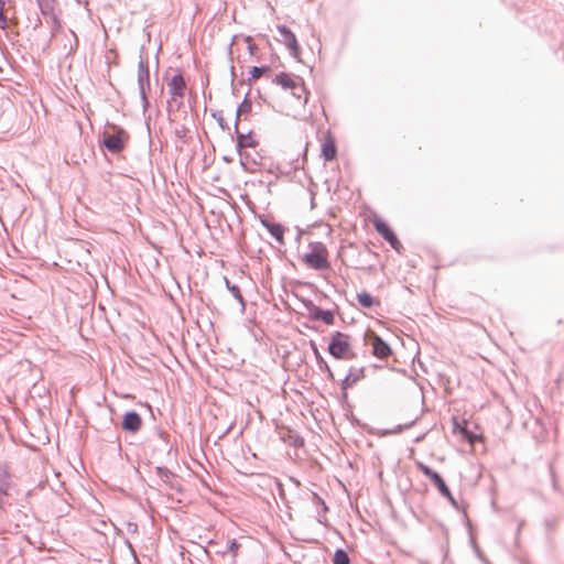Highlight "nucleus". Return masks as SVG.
<instances>
[{"label":"nucleus","instance_id":"obj_20","mask_svg":"<svg viewBox=\"0 0 564 564\" xmlns=\"http://www.w3.org/2000/svg\"><path fill=\"white\" fill-rule=\"evenodd\" d=\"M357 301L362 308L371 310L380 305V301L369 292L362 291L357 294Z\"/></svg>","mask_w":564,"mask_h":564},{"label":"nucleus","instance_id":"obj_14","mask_svg":"<svg viewBox=\"0 0 564 564\" xmlns=\"http://www.w3.org/2000/svg\"><path fill=\"white\" fill-rule=\"evenodd\" d=\"M235 133L237 134V137H236L237 152H241L242 150H245L247 148L254 149L259 144V141L252 137V131L242 133V132H239V128L237 127V131H235Z\"/></svg>","mask_w":564,"mask_h":564},{"label":"nucleus","instance_id":"obj_49","mask_svg":"<svg viewBox=\"0 0 564 564\" xmlns=\"http://www.w3.org/2000/svg\"><path fill=\"white\" fill-rule=\"evenodd\" d=\"M141 101H142L143 111H145L150 105L148 97H142Z\"/></svg>","mask_w":564,"mask_h":564},{"label":"nucleus","instance_id":"obj_12","mask_svg":"<svg viewBox=\"0 0 564 564\" xmlns=\"http://www.w3.org/2000/svg\"><path fill=\"white\" fill-rule=\"evenodd\" d=\"M260 223L268 230V232L275 239L278 243L284 245L285 228L282 224L276 223L267 217L261 218Z\"/></svg>","mask_w":564,"mask_h":564},{"label":"nucleus","instance_id":"obj_60","mask_svg":"<svg viewBox=\"0 0 564 564\" xmlns=\"http://www.w3.org/2000/svg\"><path fill=\"white\" fill-rule=\"evenodd\" d=\"M301 234H302V231H301V230H299V232H297V237H296V240H297V241H300V239H301Z\"/></svg>","mask_w":564,"mask_h":564},{"label":"nucleus","instance_id":"obj_35","mask_svg":"<svg viewBox=\"0 0 564 564\" xmlns=\"http://www.w3.org/2000/svg\"><path fill=\"white\" fill-rule=\"evenodd\" d=\"M389 245L391 246L392 249H394L398 253H401V250L403 249V246L402 243L400 242L398 236L392 239L391 241H389Z\"/></svg>","mask_w":564,"mask_h":564},{"label":"nucleus","instance_id":"obj_15","mask_svg":"<svg viewBox=\"0 0 564 564\" xmlns=\"http://www.w3.org/2000/svg\"><path fill=\"white\" fill-rule=\"evenodd\" d=\"M239 156H240V166L243 169V171L246 172H254L253 169H251L249 166V164H252V165H258L261 163V160H262V156L259 154V152L254 151V152H247L245 150H242L241 152H238Z\"/></svg>","mask_w":564,"mask_h":564},{"label":"nucleus","instance_id":"obj_40","mask_svg":"<svg viewBox=\"0 0 564 564\" xmlns=\"http://www.w3.org/2000/svg\"><path fill=\"white\" fill-rule=\"evenodd\" d=\"M470 540H471V544H473V549L475 551V553L477 554V556L480 558V560H485L484 555H482V552L480 551L478 544L476 543V541L474 540L473 536H470Z\"/></svg>","mask_w":564,"mask_h":564},{"label":"nucleus","instance_id":"obj_55","mask_svg":"<svg viewBox=\"0 0 564 564\" xmlns=\"http://www.w3.org/2000/svg\"><path fill=\"white\" fill-rule=\"evenodd\" d=\"M41 24H42V21L40 18H37L35 24H34V29H37Z\"/></svg>","mask_w":564,"mask_h":564},{"label":"nucleus","instance_id":"obj_5","mask_svg":"<svg viewBox=\"0 0 564 564\" xmlns=\"http://www.w3.org/2000/svg\"><path fill=\"white\" fill-rule=\"evenodd\" d=\"M173 445L170 442L167 432L160 430L158 441L152 448V458L161 464L169 463L172 459Z\"/></svg>","mask_w":564,"mask_h":564},{"label":"nucleus","instance_id":"obj_17","mask_svg":"<svg viewBox=\"0 0 564 564\" xmlns=\"http://www.w3.org/2000/svg\"><path fill=\"white\" fill-rule=\"evenodd\" d=\"M36 2L40 12L44 18H48L51 22L56 23L57 26H62L59 19L54 12L55 0H36Z\"/></svg>","mask_w":564,"mask_h":564},{"label":"nucleus","instance_id":"obj_34","mask_svg":"<svg viewBox=\"0 0 564 564\" xmlns=\"http://www.w3.org/2000/svg\"><path fill=\"white\" fill-rule=\"evenodd\" d=\"M4 0H0V25L1 28L7 26V17L4 15Z\"/></svg>","mask_w":564,"mask_h":564},{"label":"nucleus","instance_id":"obj_30","mask_svg":"<svg viewBox=\"0 0 564 564\" xmlns=\"http://www.w3.org/2000/svg\"><path fill=\"white\" fill-rule=\"evenodd\" d=\"M430 480L436 487L438 492L443 491L447 487L446 481L444 480L442 475L437 471L432 476V478H430Z\"/></svg>","mask_w":564,"mask_h":564},{"label":"nucleus","instance_id":"obj_13","mask_svg":"<svg viewBox=\"0 0 564 564\" xmlns=\"http://www.w3.org/2000/svg\"><path fill=\"white\" fill-rule=\"evenodd\" d=\"M310 347L314 354L316 365H317L319 371L325 373L328 380L334 381L335 380L334 372L330 369V367L328 366L327 361L322 356V354L319 352L317 345L314 340L310 341Z\"/></svg>","mask_w":564,"mask_h":564},{"label":"nucleus","instance_id":"obj_16","mask_svg":"<svg viewBox=\"0 0 564 564\" xmlns=\"http://www.w3.org/2000/svg\"><path fill=\"white\" fill-rule=\"evenodd\" d=\"M321 155L326 162H332L337 158V144L330 134H327L324 142L322 143Z\"/></svg>","mask_w":564,"mask_h":564},{"label":"nucleus","instance_id":"obj_48","mask_svg":"<svg viewBox=\"0 0 564 564\" xmlns=\"http://www.w3.org/2000/svg\"><path fill=\"white\" fill-rule=\"evenodd\" d=\"M397 237L394 230H392L390 234H388L386 237H383L382 239L384 241H387L389 243V241H391L392 239H394Z\"/></svg>","mask_w":564,"mask_h":564},{"label":"nucleus","instance_id":"obj_56","mask_svg":"<svg viewBox=\"0 0 564 564\" xmlns=\"http://www.w3.org/2000/svg\"><path fill=\"white\" fill-rule=\"evenodd\" d=\"M314 206H315V199H314V194H312L311 208H314Z\"/></svg>","mask_w":564,"mask_h":564},{"label":"nucleus","instance_id":"obj_42","mask_svg":"<svg viewBox=\"0 0 564 564\" xmlns=\"http://www.w3.org/2000/svg\"><path fill=\"white\" fill-rule=\"evenodd\" d=\"M440 495L445 498L446 500L451 499L453 497L452 491L449 487L447 486L443 491H440Z\"/></svg>","mask_w":564,"mask_h":564},{"label":"nucleus","instance_id":"obj_36","mask_svg":"<svg viewBox=\"0 0 564 564\" xmlns=\"http://www.w3.org/2000/svg\"><path fill=\"white\" fill-rule=\"evenodd\" d=\"M9 496L10 494H0V510H4L7 505H11L9 502Z\"/></svg>","mask_w":564,"mask_h":564},{"label":"nucleus","instance_id":"obj_3","mask_svg":"<svg viewBox=\"0 0 564 564\" xmlns=\"http://www.w3.org/2000/svg\"><path fill=\"white\" fill-rule=\"evenodd\" d=\"M112 127L115 129V133L104 132L99 140V145L112 154H119L124 150L129 140V134L121 127H117L115 124H112Z\"/></svg>","mask_w":564,"mask_h":564},{"label":"nucleus","instance_id":"obj_1","mask_svg":"<svg viewBox=\"0 0 564 564\" xmlns=\"http://www.w3.org/2000/svg\"><path fill=\"white\" fill-rule=\"evenodd\" d=\"M301 260L307 268L316 271H324L330 268L328 250L322 241H311L308 243V251L301 257Z\"/></svg>","mask_w":564,"mask_h":564},{"label":"nucleus","instance_id":"obj_50","mask_svg":"<svg viewBox=\"0 0 564 564\" xmlns=\"http://www.w3.org/2000/svg\"><path fill=\"white\" fill-rule=\"evenodd\" d=\"M555 520L554 519H546L545 524L549 529H553L555 527Z\"/></svg>","mask_w":564,"mask_h":564},{"label":"nucleus","instance_id":"obj_46","mask_svg":"<svg viewBox=\"0 0 564 564\" xmlns=\"http://www.w3.org/2000/svg\"><path fill=\"white\" fill-rule=\"evenodd\" d=\"M127 529L131 533H135L138 531V524L134 522H128Z\"/></svg>","mask_w":564,"mask_h":564},{"label":"nucleus","instance_id":"obj_23","mask_svg":"<svg viewBox=\"0 0 564 564\" xmlns=\"http://www.w3.org/2000/svg\"><path fill=\"white\" fill-rule=\"evenodd\" d=\"M271 67L269 65L252 66L249 69V77L247 78L248 85L256 82L262 74H270Z\"/></svg>","mask_w":564,"mask_h":564},{"label":"nucleus","instance_id":"obj_51","mask_svg":"<svg viewBox=\"0 0 564 564\" xmlns=\"http://www.w3.org/2000/svg\"><path fill=\"white\" fill-rule=\"evenodd\" d=\"M550 471H551V477H552V482H553V487L554 489L556 490L557 489V484H556V480H555V474H554V470L552 467H550Z\"/></svg>","mask_w":564,"mask_h":564},{"label":"nucleus","instance_id":"obj_61","mask_svg":"<svg viewBox=\"0 0 564 564\" xmlns=\"http://www.w3.org/2000/svg\"><path fill=\"white\" fill-rule=\"evenodd\" d=\"M224 160H225L226 162H230V161H231V159H230V158H228V156H224Z\"/></svg>","mask_w":564,"mask_h":564},{"label":"nucleus","instance_id":"obj_27","mask_svg":"<svg viewBox=\"0 0 564 564\" xmlns=\"http://www.w3.org/2000/svg\"><path fill=\"white\" fill-rule=\"evenodd\" d=\"M240 547V543H238V541L236 539H230L226 542V546L224 550H220L218 551V553L225 555L227 553H234L236 554L237 551L239 550Z\"/></svg>","mask_w":564,"mask_h":564},{"label":"nucleus","instance_id":"obj_43","mask_svg":"<svg viewBox=\"0 0 564 564\" xmlns=\"http://www.w3.org/2000/svg\"><path fill=\"white\" fill-rule=\"evenodd\" d=\"M138 87H139L140 98L148 97L147 91L150 89V85H142V86H138Z\"/></svg>","mask_w":564,"mask_h":564},{"label":"nucleus","instance_id":"obj_63","mask_svg":"<svg viewBox=\"0 0 564 564\" xmlns=\"http://www.w3.org/2000/svg\"><path fill=\"white\" fill-rule=\"evenodd\" d=\"M182 106V101H180L177 105H176V109H180Z\"/></svg>","mask_w":564,"mask_h":564},{"label":"nucleus","instance_id":"obj_29","mask_svg":"<svg viewBox=\"0 0 564 564\" xmlns=\"http://www.w3.org/2000/svg\"><path fill=\"white\" fill-rule=\"evenodd\" d=\"M212 117L214 119H216L219 128L223 130V131H226V130H229V126L227 123V121L225 120L224 116H223V111L221 110H213L212 111Z\"/></svg>","mask_w":564,"mask_h":564},{"label":"nucleus","instance_id":"obj_47","mask_svg":"<svg viewBox=\"0 0 564 564\" xmlns=\"http://www.w3.org/2000/svg\"><path fill=\"white\" fill-rule=\"evenodd\" d=\"M166 110H167V113H169V120L171 122H173L174 119L172 118V102L170 100H167V102H166Z\"/></svg>","mask_w":564,"mask_h":564},{"label":"nucleus","instance_id":"obj_45","mask_svg":"<svg viewBox=\"0 0 564 564\" xmlns=\"http://www.w3.org/2000/svg\"><path fill=\"white\" fill-rule=\"evenodd\" d=\"M449 502V505L456 509V510H460V506L458 503V501L455 499V497L453 496L451 499L447 500Z\"/></svg>","mask_w":564,"mask_h":564},{"label":"nucleus","instance_id":"obj_2","mask_svg":"<svg viewBox=\"0 0 564 564\" xmlns=\"http://www.w3.org/2000/svg\"><path fill=\"white\" fill-rule=\"evenodd\" d=\"M327 351L337 360H348L356 357V352H354L350 343V336L339 330H336L330 335Z\"/></svg>","mask_w":564,"mask_h":564},{"label":"nucleus","instance_id":"obj_4","mask_svg":"<svg viewBox=\"0 0 564 564\" xmlns=\"http://www.w3.org/2000/svg\"><path fill=\"white\" fill-rule=\"evenodd\" d=\"M296 299L303 304L312 321L323 322L325 325H333L335 323V313L332 310H325L314 304L310 299L295 295Z\"/></svg>","mask_w":564,"mask_h":564},{"label":"nucleus","instance_id":"obj_64","mask_svg":"<svg viewBox=\"0 0 564 564\" xmlns=\"http://www.w3.org/2000/svg\"><path fill=\"white\" fill-rule=\"evenodd\" d=\"M2 73H3V68L0 66V74H2Z\"/></svg>","mask_w":564,"mask_h":564},{"label":"nucleus","instance_id":"obj_58","mask_svg":"<svg viewBox=\"0 0 564 564\" xmlns=\"http://www.w3.org/2000/svg\"><path fill=\"white\" fill-rule=\"evenodd\" d=\"M72 34H73V35H74V37H75V46H77V45H78V39H77V36H76L75 32H73V31H72Z\"/></svg>","mask_w":564,"mask_h":564},{"label":"nucleus","instance_id":"obj_11","mask_svg":"<svg viewBox=\"0 0 564 564\" xmlns=\"http://www.w3.org/2000/svg\"><path fill=\"white\" fill-rule=\"evenodd\" d=\"M171 98L176 100L177 98H184L186 91V83L183 75L178 72L172 76L167 83Z\"/></svg>","mask_w":564,"mask_h":564},{"label":"nucleus","instance_id":"obj_9","mask_svg":"<svg viewBox=\"0 0 564 564\" xmlns=\"http://www.w3.org/2000/svg\"><path fill=\"white\" fill-rule=\"evenodd\" d=\"M365 376V367H350L348 373L340 382L341 398L346 400L348 398L347 390L352 388L360 380H362Z\"/></svg>","mask_w":564,"mask_h":564},{"label":"nucleus","instance_id":"obj_19","mask_svg":"<svg viewBox=\"0 0 564 564\" xmlns=\"http://www.w3.org/2000/svg\"><path fill=\"white\" fill-rule=\"evenodd\" d=\"M249 95H250V90L247 91L243 100L237 107L236 119H235V131H237V126H239L240 117L249 115L252 110V102L249 98Z\"/></svg>","mask_w":564,"mask_h":564},{"label":"nucleus","instance_id":"obj_52","mask_svg":"<svg viewBox=\"0 0 564 564\" xmlns=\"http://www.w3.org/2000/svg\"><path fill=\"white\" fill-rule=\"evenodd\" d=\"M52 29H53L52 36H54L55 32L58 31L61 29V26H57L56 23L52 22Z\"/></svg>","mask_w":564,"mask_h":564},{"label":"nucleus","instance_id":"obj_8","mask_svg":"<svg viewBox=\"0 0 564 564\" xmlns=\"http://www.w3.org/2000/svg\"><path fill=\"white\" fill-rule=\"evenodd\" d=\"M272 83L280 86L284 90L301 89L303 93L306 91L303 78L300 76L293 77L292 74L286 72L278 73L272 79Z\"/></svg>","mask_w":564,"mask_h":564},{"label":"nucleus","instance_id":"obj_26","mask_svg":"<svg viewBox=\"0 0 564 564\" xmlns=\"http://www.w3.org/2000/svg\"><path fill=\"white\" fill-rule=\"evenodd\" d=\"M350 557L346 550L337 549L333 555V564H350Z\"/></svg>","mask_w":564,"mask_h":564},{"label":"nucleus","instance_id":"obj_44","mask_svg":"<svg viewBox=\"0 0 564 564\" xmlns=\"http://www.w3.org/2000/svg\"><path fill=\"white\" fill-rule=\"evenodd\" d=\"M124 544L130 550L133 558L137 560V554H135V551H134V547H133L132 543L128 539H124Z\"/></svg>","mask_w":564,"mask_h":564},{"label":"nucleus","instance_id":"obj_33","mask_svg":"<svg viewBox=\"0 0 564 564\" xmlns=\"http://www.w3.org/2000/svg\"><path fill=\"white\" fill-rule=\"evenodd\" d=\"M454 426H455V429H456V427H458V429H459V432H460L462 436H463L466 441H468V442H473V441L475 440L476 435H475L473 432H470L468 429H466V427H462V426H458V424H457V422H456V421L454 422Z\"/></svg>","mask_w":564,"mask_h":564},{"label":"nucleus","instance_id":"obj_38","mask_svg":"<svg viewBox=\"0 0 564 564\" xmlns=\"http://www.w3.org/2000/svg\"><path fill=\"white\" fill-rule=\"evenodd\" d=\"M292 91V95L296 98V99H301L302 98V95H305L304 97V104L307 102V94L308 91L306 90L305 93L301 91V89H296V90H291Z\"/></svg>","mask_w":564,"mask_h":564},{"label":"nucleus","instance_id":"obj_37","mask_svg":"<svg viewBox=\"0 0 564 564\" xmlns=\"http://www.w3.org/2000/svg\"><path fill=\"white\" fill-rule=\"evenodd\" d=\"M186 133H187V128L185 126H181L180 128L175 129V135L178 139H185Z\"/></svg>","mask_w":564,"mask_h":564},{"label":"nucleus","instance_id":"obj_18","mask_svg":"<svg viewBox=\"0 0 564 564\" xmlns=\"http://www.w3.org/2000/svg\"><path fill=\"white\" fill-rule=\"evenodd\" d=\"M155 473L159 476V478L171 489H176L177 487L174 485L173 480L176 479L178 476L170 470L167 467L160 465L155 467Z\"/></svg>","mask_w":564,"mask_h":564},{"label":"nucleus","instance_id":"obj_24","mask_svg":"<svg viewBox=\"0 0 564 564\" xmlns=\"http://www.w3.org/2000/svg\"><path fill=\"white\" fill-rule=\"evenodd\" d=\"M227 290L231 293V295L240 303L242 310L246 307V301L241 293L239 285L232 284L229 279L224 278Z\"/></svg>","mask_w":564,"mask_h":564},{"label":"nucleus","instance_id":"obj_28","mask_svg":"<svg viewBox=\"0 0 564 564\" xmlns=\"http://www.w3.org/2000/svg\"><path fill=\"white\" fill-rule=\"evenodd\" d=\"M13 517L18 521V525H20V524H22L24 527L31 525V517L26 512L18 509Z\"/></svg>","mask_w":564,"mask_h":564},{"label":"nucleus","instance_id":"obj_7","mask_svg":"<svg viewBox=\"0 0 564 564\" xmlns=\"http://www.w3.org/2000/svg\"><path fill=\"white\" fill-rule=\"evenodd\" d=\"M366 340L371 345V352L379 359H387L392 355L391 346L375 332H368L366 334Z\"/></svg>","mask_w":564,"mask_h":564},{"label":"nucleus","instance_id":"obj_59","mask_svg":"<svg viewBox=\"0 0 564 564\" xmlns=\"http://www.w3.org/2000/svg\"><path fill=\"white\" fill-rule=\"evenodd\" d=\"M423 437H424V434H423V435L417 436V437L415 438V442H420L421 440H423Z\"/></svg>","mask_w":564,"mask_h":564},{"label":"nucleus","instance_id":"obj_25","mask_svg":"<svg viewBox=\"0 0 564 564\" xmlns=\"http://www.w3.org/2000/svg\"><path fill=\"white\" fill-rule=\"evenodd\" d=\"M373 227L376 229V231L383 238L386 237L388 234H390L393 229L391 228V226L382 218L380 217H375L373 219Z\"/></svg>","mask_w":564,"mask_h":564},{"label":"nucleus","instance_id":"obj_39","mask_svg":"<svg viewBox=\"0 0 564 564\" xmlns=\"http://www.w3.org/2000/svg\"><path fill=\"white\" fill-rule=\"evenodd\" d=\"M292 445L297 448L304 446V438L300 435H295L292 440Z\"/></svg>","mask_w":564,"mask_h":564},{"label":"nucleus","instance_id":"obj_41","mask_svg":"<svg viewBox=\"0 0 564 564\" xmlns=\"http://www.w3.org/2000/svg\"><path fill=\"white\" fill-rule=\"evenodd\" d=\"M246 41L248 42V51L251 55H253L257 51H258V47L257 45H254L253 43H251V37L250 36H247L246 37Z\"/></svg>","mask_w":564,"mask_h":564},{"label":"nucleus","instance_id":"obj_53","mask_svg":"<svg viewBox=\"0 0 564 564\" xmlns=\"http://www.w3.org/2000/svg\"><path fill=\"white\" fill-rule=\"evenodd\" d=\"M314 500L319 505H322V501H324L317 494H314Z\"/></svg>","mask_w":564,"mask_h":564},{"label":"nucleus","instance_id":"obj_22","mask_svg":"<svg viewBox=\"0 0 564 564\" xmlns=\"http://www.w3.org/2000/svg\"><path fill=\"white\" fill-rule=\"evenodd\" d=\"M13 486L12 476L7 467L0 465V494H8Z\"/></svg>","mask_w":564,"mask_h":564},{"label":"nucleus","instance_id":"obj_54","mask_svg":"<svg viewBox=\"0 0 564 564\" xmlns=\"http://www.w3.org/2000/svg\"><path fill=\"white\" fill-rule=\"evenodd\" d=\"M321 507H322V511H323V512H327V511H328V506L326 505V502H325V501H322Z\"/></svg>","mask_w":564,"mask_h":564},{"label":"nucleus","instance_id":"obj_62","mask_svg":"<svg viewBox=\"0 0 564 564\" xmlns=\"http://www.w3.org/2000/svg\"><path fill=\"white\" fill-rule=\"evenodd\" d=\"M352 424H358V419L354 417Z\"/></svg>","mask_w":564,"mask_h":564},{"label":"nucleus","instance_id":"obj_21","mask_svg":"<svg viewBox=\"0 0 564 564\" xmlns=\"http://www.w3.org/2000/svg\"><path fill=\"white\" fill-rule=\"evenodd\" d=\"M138 86L150 85V68L147 61L142 57L138 63Z\"/></svg>","mask_w":564,"mask_h":564},{"label":"nucleus","instance_id":"obj_32","mask_svg":"<svg viewBox=\"0 0 564 564\" xmlns=\"http://www.w3.org/2000/svg\"><path fill=\"white\" fill-rule=\"evenodd\" d=\"M416 466L419 470L429 479L432 478V476L436 473V470L425 465L424 463L419 462Z\"/></svg>","mask_w":564,"mask_h":564},{"label":"nucleus","instance_id":"obj_31","mask_svg":"<svg viewBox=\"0 0 564 564\" xmlns=\"http://www.w3.org/2000/svg\"><path fill=\"white\" fill-rule=\"evenodd\" d=\"M419 421V416L414 417L411 422L405 424H399L393 430L387 431L386 434H399L402 431L412 427Z\"/></svg>","mask_w":564,"mask_h":564},{"label":"nucleus","instance_id":"obj_57","mask_svg":"<svg viewBox=\"0 0 564 564\" xmlns=\"http://www.w3.org/2000/svg\"><path fill=\"white\" fill-rule=\"evenodd\" d=\"M230 70H231V80H234V77H235V66H231Z\"/></svg>","mask_w":564,"mask_h":564},{"label":"nucleus","instance_id":"obj_6","mask_svg":"<svg viewBox=\"0 0 564 564\" xmlns=\"http://www.w3.org/2000/svg\"><path fill=\"white\" fill-rule=\"evenodd\" d=\"M276 30L282 37V42L289 50L290 55L297 62H301V45L297 41L295 33L284 24H279L276 26Z\"/></svg>","mask_w":564,"mask_h":564},{"label":"nucleus","instance_id":"obj_10","mask_svg":"<svg viewBox=\"0 0 564 564\" xmlns=\"http://www.w3.org/2000/svg\"><path fill=\"white\" fill-rule=\"evenodd\" d=\"M143 424L141 415L135 410H128L122 415L121 427L124 432L135 434Z\"/></svg>","mask_w":564,"mask_h":564}]
</instances>
